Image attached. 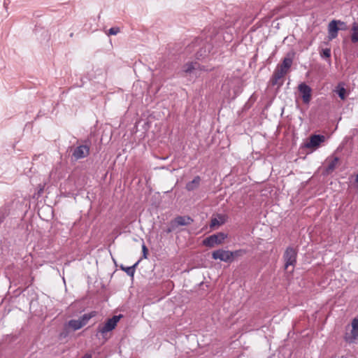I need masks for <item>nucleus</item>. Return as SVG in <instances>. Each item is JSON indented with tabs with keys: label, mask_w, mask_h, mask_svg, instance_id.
Returning a JSON list of instances; mask_svg holds the SVG:
<instances>
[{
	"label": "nucleus",
	"mask_w": 358,
	"mask_h": 358,
	"mask_svg": "<svg viewBox=\"0 0 358 358\" xmlns=\"http://www.w3.org/2000/svg\"><path fill=\"white\" fill-rule=\"evenodd\" d=\"M212 48L211 44L204 42L202 39L196 38L187 47V51H196L195 57L196 59H202L208 56Z\"/></svg>",
	"instance_id": "f257e3e1"
},
{
	"label": "nucleus",
	"mask_w": 358,
	"mask_h": 358,
	"mask_svg": "<svg viewBox=\"0 0 358 358\" xmlns=\"http://www.w3.org/2000/svg\"><path fill=\"white\" fill-rule=\"evenodd\" d=\"M325 141V136L321 134H313L310 136L309 141L304 144V148L317 150Z\"/></svg>",
	"instance_id": "1a4fd4ad"
},
{
	"label": "nucleus",
	"mask_w": 358,
	"mask_h": 358,
	"mask_svg": "<svg viewBox=\"0 0 358 358\" xmlns=\"http://www.w3.org/2000/svg\"><path fill=\"white\" fill-rule=\"evenodd\" d=\"M226 238L227 235L222 232L213 234L203 241V245L208 248H213L215 245L222 243Z\"/></svg>",
	"instance_id": "423d86ee"
},
{
	"label": "nucleus",
	"mask_w": 358,
	"mask_h": 358,
	"mask_svg": "<svg viewBox=\"0 0 358 358\" xmlns=\"http://www.w3.org/2000/svg\"><path fill=\"white\" fill-rule=\"evenodd\" d=\"M338 24L346 26L345 23L341 20H333L329 22L328 25V37L329 40L334 39L337 37L338 32L340 30V28L338 27Z\"/></svg>",
	"instance_id": "9b49d317"
},
{
	"label": "nucleus",
	"mask_w": 358,
	"mask_h": 358,
	"mask_svg": "<svg viewBox=\"0 0 358 358\" xmlns=\"http://www.w3.org/2000/svg\"><path fill=\"white\" fill-rule=\"evenodd\" d=\"M8 215V210L7 207L3 206L0 208V224L3 222L4 219Z\"/></svg>",
	"instance_id": "b1692460"
},
{
	"label": "nucleus",
	"mask_w": 358,
	"mask_h": 358,
	"mask_svg": "<svg viewBox=\"0 0 358 358\" xmlns=\"http://www.w3.org/2000/svg\"><path fill=\"white\" fill-rule=\"evenodd\" d=\"M141 259L138 260L136 263H135L133 266H129V267H123L122 266H121V268L124 271L126 272V273L131 276V277H133L134 275V273H135V269H136V267L137 266V265L138 264V263L140 262Z\"/></svg>",
	"instance_id": "412c9836"
},
{
	"label": "nucleus",
	"mask_w": 358,
	"mask_h": 358,
	"mask_svg": "<svg viewBox=\"0 0 358 358\" xmlns=\"http://www.w3.org/2000/svg\"><path fill=\"white\" fill-rule=\"evenodd\" d=\"M355 183L358 187V173L355 176Z\"/></svg>",
	"instance_id": "cd10ccee"
},
{
	"label": "nucleus",
	"mask_w": 358,
	"mask_h": 358,
	"mask_svg": "<svg viewBox=\"0 0 358 358\" xmlns=\"http://www.w3.org/2000/svg\"><path fill=\"white\" fill-rule=\"evenodd\" d=\"M225 217L222 215H218L217 217H213L211 219L210 227L215 228V227L220 226L225 222Z\"/></svg>",
	"instance_id": "f3484780"
},
{
	"label": "nucleus",
	"mask_w": 358,
	"mask_h": 358,
	"mask_svg": "<svg viewBox=\"0 0 358 358\" xmlns=\"http://www.w3.org/2000/svg\"><path fill=\"white\" fill-rule=\"evenodd\" d=\"M231 255L230 256L231 262H232L236 258L242 257L246 253L245 250H236L235 251H231Z\"/></svg>",
	"instance_id": "4be33fe9"
},
{
	"label": "nucleus",
	"mask_w": 358,
	"mask_h": 358,
	"mask_svg": "<svg viewBox=\"0 0 358 358\" xmlns=\"http://www.w3.org/2000/svg\"><path fill=\"white\" fill-rule=\"evenodd\" d=\"M340 26H341V27H339L340 29H345V26H344V25H340Z\"/></svg>",
	"instance_id": "c85d7f7f"
},
{
	"label": "nucleus",
	"mask_w": 358,
	"mask_h": 358,
	"mask_svg": "<svg viewBox=\"0 0 358 358\" xmlns=\"http://www.w3.org/2000/svg\"><path fill=\"white\" fill-rule=\"evenodd\" d=\"M344 340L348 343H353L358 341V317L352 320L351 331L345 333Z\"/></svg>",
	"instance_id": "6e6552de"
},
{
	"label": "nucleus",
	"mask_w": 358,
	"mask_h": 358,
	"mask_svg": "<svg viewBox=\"0 0 358 358\" xmlns=\"http://www.w3.org/2000/svg\"><path fill=\"white\" fill-rule=\"evenodd\" d=\"M201 181V178L200 176H196L194 178V179L192 181H189L186 184L185 189L189 191L192 192L199 188L200 183Z\"/></svg>",
	"instance_id": "4468645a"
},
{
	"label": "nucleus",
	"mask_w": 358,
	"mask_h": 358,
	"mask_svg": "<svg viewBox=\"0 0 358 358\" xmlns=\"http://www.w3.org/2000/svg\"><path fill=\"white\" fill-rule=\"evenodd\" d=\"M352 34L350 39L352 43H357L358 42V23L354 22L351 29Z\"/></svg>",
	"instance_id": "aec40b11"
},
{
	"label": "nucleus",
	"mask_w": 358,
	"mask_h": 358,
	"mask_svg": "<svg viewBox=\"0 0 358 358\" xmlns=\"http://www.w3.org/2000/svg\"><path fill=\"white\" fill-rule=\"evenodd\" d=\"M96 315H97V312L93 310L88 313H85V314L83 315L78 319H79L80 323L82 324L83 327H84L88 323V322L90 321V319H92V317H94L95 316H96Z\"/></svg>",
	"instance_id": "dca6fc26"
},
{
	"label": "nucleus",
	"mask_w": 358,
	"mask_h": 358,
	"mask_svg": "<svg viewBox=\"0 0 358 358\" xmlns=\"http://www.w3.org/2000/svg\"><path fill=\"white\" fill-rule=\"evenodd\" d=\"M91 141L87 138L83 141V145L77 146L73 152V157L76 159H83L90 155Z\"/></svg>",
	"instance_id": "7ed1b4c3"
},
{
	"label": "nucleus",
	"mask_w": 358,
	"mask_h": 358,
	"mask_svg": "<svg viewBox=\"0 0 358 358\" xmlns=\"http://www.w3.org/2000/svg\"><path fill=\"white\" fill-rule=\"evenodd\" d=\"M339 162V158L338 157H332L329 159L328 165L326 167V173L327 174L331 173L337 166V164Z\"/></svg>",
	"instance_id": "2eb2a0df"
},
{
	"label": "nucleus",
	"mask_w": 358,
	"mask_h": 358,
	"mask_svg": "<svg viewBox=\"0 0 358 358\" xmlns=\"http://www.w3.org/2000/svg\"><path fill=\"white\" fill-rule=\"evenodd\" d=\"M65 327L70 328L73 331H76L81 329L83 325L80 323L79 319L71 320L65 324Z\"/></svg>",
	"instance_id": "a211bd4d"
},
{
	"label": "nucleus",
	"mask_w": 358,
	"mask_h": 358,
	"mask_svg": "<svg viewBox=\"0 0 358 358\" xmlns=\"http://www.w3.org/2000/svg\"><path fill=\"white\" fill-rule=\"evenodd\" d=\"M320 55L322 59H327L329 60V62H330L331 49L329 48L322 49L320 51Z\"/></svg>",
	"instance_id": "5701e85b"
},
{
	"label": "nucleus",
	"mask_w": 358,
	"mask_h": 358,
	"mask_svg": "<svg viewBox=\"0 0 358 358\" xmlns=\"http://www.w3.org/2000/svg\"><path fill=\"white\" fill-rule=\"evenodd\" d=\"M120 32V28L119 27H111L109 30H108V35H116L117 33Z\"/></svg>",
	"instance_id": "a878e982"
},
{
	"label": "nucleus",
	"mask_w": 358,
	"mask_h": 358,
	"mask_svg": "<svg viewBox=\"0 0 358 358\" xmlns=\"http://www.w3.org/2000/svg\"><path fill=\"white\" fill-rule=\"evenodd\" d=\"M297 250L293 247H288L283 254V260L285 262V269H287L289 266L293 268L296 264Z\"/></svg>",
	"instance_id": "39448f33"
},
{
	"label": "nucleus",
	"mask_w": 358,
	"mask_h": 358,
	"mask_svg": "<svg viewBox=\"0 0 358 358\" xmlns=\"http://www.w3.org/2000/svg\"><path fill=\"white\" fill-rule=\"evenodd\" d=\"M83 358H85V357H83Z\"/></svg>",
	"instance_id": "c756f323"
},
{
	"label": "nucleus",
	"mask_w": 358,
	"mask_h": 358,
	"mask_svg": "<svg viewBox=\"0 0 358 358\" xmlns=\"http://www.w3.org/2000/svg\"><path fill=\"white\" fill-rule=\"evenodd\" d=\"M336 92L338 95V96L342 99V100H344L345 99V94H346V90L343 87H339L337 90H336Z\"/></svg>",
	"instance_id": "393cba45"
},
{
	"label": "nucleus",
	"mask_w": 358,
	"mask_h": 358,
	"mask_svg": "<svg viewBox=\"0 0 358 358\" xmlns=\"http://www.w3.org/2000/svg\"><path fill=\"white\" fill-rule=\"evenodd\" d=\"M192 222L193 220L189 216H178L170 222L169 226L165 231L169 234L176 230L179 226H187L190 224Z\"/></svg>",
	"instance_id": "20e7f679"
},
{
	"label": "nucleus",
	"mask_w": 358,
	"mask_h": 358,
	"mask_svg": "<svg viewBox=\"0 0 358 358\" xmlns=\"http://www.w3.org/2000/svg\"><path fill=\"white\" fill-rule=\"evenodd\" d=\"M287 74L285 71L282 70V69H280L278 66L275 69L271 79L270 83L272 86L277 85L278 87H280L283 85V77Z\"/></svg>",
	"instance_id": "9d476101"
},
{
	"label": "nucleus",
	"mask_w": 358,
	"mask_h": 358,
	"mask_svg": "<svg viewBox=\"0 0 358 358\" xmlns=\"http://www.w3.org/2000/svg\"><path fill=\"white\" fill-rule=\"evenodd\" d=\"M203 71H208V69H206L204 66L200 65L197 62H187L182 66V71L186 74H194L195 76H198V72Z\"/></svg>",
	"instance_id": "0eeeda50"
},
{
	"label": "nucleus",
	"mask_w": 358,
	"mask_h": 358,
	"mask_svg": "<svg viewBox=\"0 0 358 358\" xmlns=\"http://www.w3.org/2000/svg\"><path fill=\"white\" fill-rule=\"evenodd\" d=\"M292 64V59L290 57H285L282 60V64L278 65L277 66L280 69H282V70L285 71V72L287 73Z\"/></svg>",
	"instance_id": "6ab92c4d"
},
{
	"label": "nucleus",
	"mask_w": 358,
	"mask_h": 358,
	"mask_svg": "<svg viewBox=\"0 0 358 358\" xmlns=\"http://www.w3.org/2000/svg\"><path fill=\"white\" fill-rule=\"evenodd\" d=\"M231 251L219 249L212 252V258L215 260L219 259L222 262L231 263Z\"/></svg>",
	"instance_id": "f8f14e48"
},
{
	"label": "nucleus",
	"mask_w": 358,
	"mask_h": 358,
	"mask_svg": "<svg viewBox=\"0 0 358 358\" xmlns=\"http://www.w3.org/2000/svg\"><path fill=\"white\" fill-rule=\"evenodd\" d=\"M298 90L301 94L303 102L304 103H309L311 99L312 90L310 86L305 83H301L298 86Z\"/></svg>",
	"instance_id": "ddd939ff"
},
{
	"label": "nucleus",
	"mask_w": 358,
	"mask_h": 358,
	"mask_svg": "<svg viewBox=\"0 0 358 358\" xmlns=\"http://www.w3.org/2000/svg\"><path fill=\"white\" fill-rule=\"evenodd\" d=\"M122 317V315H114L111 318L107 320L104 324H100L98 327V333H100L103 337L105 338V335L108 332L111 331L116 327L117 322L120 321Z\"/></svg>",
	"instance_id": "f03ea898"
},
{
	"label": "nucleus",
	"mask_w": 358,
	"mask_h": 358,
	"mask_svg": "<svg viewBox=\"0 0 358 358\" xmlns=\"http://www.w3.org/2000/svg\"><path fill=\"white\" fill-rule=\"evenodd\" d=\"M142 252H143V258L147 259V255L148 252V250L146 247V245L143 243L142 245Z\"/></svg>",
	"instance_id": "bb28decb"
}]
</instances>
